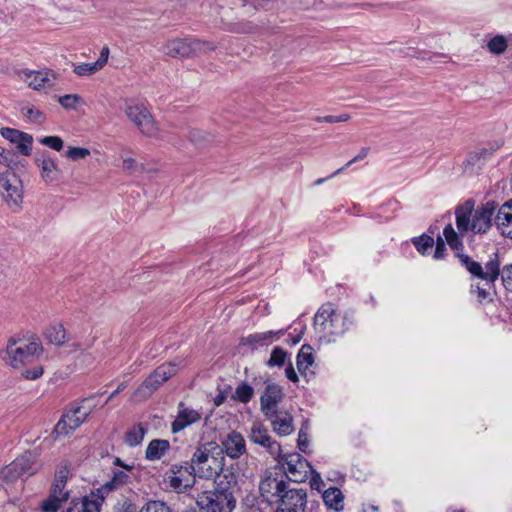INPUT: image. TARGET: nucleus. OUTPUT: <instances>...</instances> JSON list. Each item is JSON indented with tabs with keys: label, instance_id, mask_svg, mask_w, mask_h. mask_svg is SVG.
Wrapping results in <instances>:
<instances>
[{
	"label": "nucleus",
	"instance_id": "obj_26",
	"mask_svg": "<svg viewBox=\"0 0 512 512\" xmlns=\"http://www.w3.org/2000/svg\"><path fill=\"white\" fill-rule=\"evenodd\" d=\"M312 348L310 345H303L297 355V368L301 374L313 364Z\"/></svg>",
	"mask_w": 512,
	"mask_h": 512
},
{
	"label": "nucleus",
	"instance_id": "obj_12",
	"mask_svg": "<svg viewBox=\"0 0 512 512\" xmlns=\"http://www.w3.org/2000/svg\"><path fill=\"white\" fill-rule=\"evenodd\" d=\"M202 43L198 40L173 39L168 41L163 51L166 55L174 58L189 57L197 50L201 49Z\"/></svg>",
	"mask_w": 512,
	"mask_h": 512
},
{
	"label": "nucleus",
	"instance_id": "obj_5",
	"mask_svg": "<svg viewBox=\"0 0 512 512\" xmlns=\"http://www.w3.org/2000/svg\"><path fill=\"white\" fill-rule=\"evenodd\" d=\"M124 113L141 134L150 138L158 136L159 128L157 122L143 104L133 101L127 102L124 107Z\"/></svg>",
	"mask_w": 512,
	"mask_h": 512
},
{
	"label": "nucleus",
	"instance_id": "obj_34",
	"mask_svg": "<svg viewBox=\"0 0 512 512\" xmlns=\"http://www.w3.org/2000/svg\"><path fill=\"white\" fill-rule=\"evenodd\" d=\"M276 460L278 461L279 464L282 465L283 471L285 470V468L298 467V466H300V463L302 461H307L304 457H302L298 453H292V454H288V455H282L280 453V457Z\"/></svg>",
	"mask_w": 512,
	"mask_h": 512
},
{
	"label": "nucleus",
	"instance_id": "obj_40",
	"mask_svg": "<svg viewBox=\"0 0 512 512\" xmlns=\"http://www.w3.org/2000/svg\"><path fill=\"white\" fill-rule=\"evenodd\" d=\"M443 235L445 237V240L447 241L448 245L453 249L457 250L460 246H462V243L459 239L458 234L455 232L453 226L451 224H448L444 230Z\"/></svg>",
	"mask_w": 512,
	"mask_h": 512
},
{
	"label": "nucleus",
	"instance_id": "obj_59",
	"mask_svg": "<svg viewBox=\"0 0 512 512\" xmlns=\"http://www.w3.org/2000/svg\"><path fill=\"white\" fill-rule=\"evenodd\" d=\"M312 477L310 481L311 488L320 490L321 485H323V481L321 479V476L318 472L311 470Z\"/></svg>",
	"mask_w": 512,
	"mask_h": 512
},
{
	"label": "nucleus",
	"instance_id": "obj_29",
	"mask_svg": "<svg viewBox=\"0 0 512 512\" xmlns=\"http://www.w3.org/2000/svg\"><path fill=\"white\" fill-rule=\"evenodd\" d=\"M284 334V331L283 330H279V331H269V332H264V333H255V334H251L249 335L247 338H246V342L248 344H261V345H265V344H269V343H272L275 339H273L274 337H277L279 338L280 336H282Z\"/></svg>",
	"mask_w": 512,
	"mask_h": 512
},
{
	"label": "nucleus",
	"instance_id": "obj_46",
	"mask_svg": "<svg viewBox=\"0 0 512 512\" xmlns=\"http://www.w3.org/2000/svg\"><path fill=\"white\" fill-rule=\"evenodd\" d=\"M102 69L96 62L84 63L74 67V72L79 76H88Z\"/></svg>",
	"mask_w": 512,
	"mask_h": 512
},
{
	"label": "nucleus",
	"instance_id": "obj_48",
	"mask_svg": "<svg viewBox=\"0 0 512 512\" xmlns=\"http://www.w3.org/2000/svg\"><path fill=\"white\" fill-rule=\"evenodd\" d=\"M63 502L65 501L58 497L54 498L53 495L50 494L49 498L42 502V509L45 512H56Z\"/></svg>",
	"mask_w": 512,
	"mask_h": 512
},
{
	"label": "nucleus",
	"instance_id": "obj_25",
	"mask_svg": "<svg viewBox=\"0 0 512 512\" xmlns=\"http://www.w3.org/2000/svg\"><path fill=\"white\" fill-rule=\"evenodd\" d=\"M498 149V146H491L489 148H481L468 155L466 160L467 164L475 167H481L485 161L490 158L493 153Z\"/></svg>",
	"mask_w": 512,
	"mask_h": 512
},
{
	"label": "nucleus",
	"instance_id": "obj_49",
	"mask_svg": "<svg viewBox=\"0 0 512 512\" xmlns=\"http://www.w3.org/2000/svg\"><path fill=\"white\" fill-rule=\"evenodd\" d=\"M51 494L54 498H59L67 501L69 498V492L65 491V484L54 481L52 485Z\"/></svg>",
	"mask_w": 512,
	"mask_h": 512
},
{
	"label": "nucleus",
	"instance_id": "obj_44",
	"mask_svg": "<svg viewBox=\"0 0 512 512\" xmlns=\"http://www.w3.org/2000/svg\"><path fill=\"white\" fill-rule=\"evenodd\" d=\"M129 476L123 471L114 472V475L110 481L105 484L108 490L117 489L121 485L125 484Z\"/></svg>",
	"mask_w": 512,
	"mask_h": 512
},
{
	"label": "nucleus",
	"instance_id": "obj_51",
	"mask_svg": "<svg viewBox=\"0 0 512 512\" xmlns=\"http://www.w3.org/2000/svg\"><path fill=\"white\" fill-rule=\"evenodd\" d=\"M350 119L348 114H341L339 116L328 115L324 117H316L315 120L317 122H327V123H336V122H345Z\"/></svg>",
	"mask_w": 512,
	"mask_h": 512
},
{
	"label": "nucleus",
	"instance_id": "obj_55",
	"mask_svg": "<svg viewBox=\"0 0 512 512\" xmlns=\"http://www.w3.org/2000/svg\"><path fill=\"white\" fill-rule=\"evenodd\" d=\"M43 374V368L41 366H35L32 369H26L22 372V376L26 379L35 380Z\"/></svg>",
	"mask_w": 512,
	"mask_h": 512
},
{
	"label": "nucleus",
	"instance_id": "obj_33",
	"mask_svg": "<svg viewBox=\"0 0 512 512\" xmlns=\"http://www.w3.org/2000/svg\"><path fill=\"white\" fill-rule=\"evenodd\" d=\"M84 512H100V507L104 502V498L98 494H90L82 499Z\"/></svg>",
	"mask_w": 512,
	"mask_h": 512
},
{
	"label": "nucleus",
	"instance_id": "obj_43",
	"mask_svg": "<svg viewBox=\"0 0 512 512\" xmlns=\"http://www.w3.org/2000/svg\"><path fill=\"white\" fill-rule=\"evenodd\" d=\"M487 46H488V49L490 50V52H492L494 54H501L506 50L507 42L503 36L498 35V36L493 37L488 42Z\"/></svg>",
	"mask_w": 512,
	"mask_h": 512
},
{
	"label": "nucleus",
	"instance_id": "obj_47",
	"mask_svg": "<svg viewBox=\"0 0 512 512\" xmlns=\"http://www.w3.org/2000/svg\"><path fill=\"white\" fill-rule=\"evenodd\" d=\"M39 142L55 151H60L64 146L63 140L59 136H45L40 138Z\"/></svg>",
	"mask_w": 512,
	"mask_h": 512
},
{
	"label": "nucleus",
	"instance_id": "obj_52",
	"mask_svg": "<svg viewBox=\"0 0 512 512\" xmlns=\"http://www.w3.org/2000/svg\"><path fill=\"white\" fill-rule=\"evenodd\" d=\"M79 99L80 98L75 94H67L59 97L58 101L64 108H73Z\"/></svg>",
	"mask_w": 512,
	"mask_h": 512
},
{
	"label": "nucleus",
	"instance_id": "obj_13",
	"mask_svg": "<svg viewBox=\"0 0 512 512\" xmlns=\"http://www.w3.org/2000/svg\"><path fill=\"white\" fill-rule=\"evenodd\" d=\"M283 398L282 388L277 384H268L260 397L261 411L266 417H272L276 413L277 406Z\"/></svg>",
	"mask_w": 512,
	"mask_h": 512
},
{
	"label": "nucleus",
	"instance_id": "obj_4",
	"mask_svg": "<svg viewBox=\"0 0 512 512\" xmlns=\"http://www.w3.org/2000/svg\"><path fill=\"white\" fill-rule=\"evenodd\" d=\"M178 366L168 362L157 367L131 396L133 402H141L149 398L164 382L176 374Z\"/></svg>",
	"mask_w": 512,
	"mask_h": 512
},
{
	"label": "nucleus",
	"instance_id": "obj_64",
	"mask_svg": "<svg viewBox=\"0 0 512 512\" xmlns=\"http://www.w3.org/2000/svg\"><path fill=\"white\" fill-rule=\"evenodd\" d=\"M285 374H286V377L290 381H292L294 383L298 382L299 378H298V375L296 374L292 364H290L288 367H286Z\"/></svg>",
	"mask_w": 512,
	"mask_h": 512
},
{
	"label": "nucleus",
	"instance_id": "obj_18",
	"mask_svg": "<svg viewBox=\"0 0 512 512\" xmlns=\"http://www.w3.org/2000/svg\"><path fill=\"white\" fill-rule=\"evenodd\" d=\"M223 454L226 453L230 458H239L245 452V440L241 434L231 432L223 440L222 445Z\"/></svg>",
	"mask_w": 512,
	"mask_h": 512
},
{
	"label": "nucleus",
	"instance_id": "obj_32",
	"mask_svg": "<svg viewBox=\"0 0 512 512\" xmlns=\"http://www.w3.org/2000/svg\"><path fill=\"white\" fill-rule=\"evenodd\" d=\"M117 161L118 162H116L115 165L120 167L125 173L128 174L134 173L138 168L136 160L133 157L128 156L126 151L119 153Z\"/></svg>",
	"mask_w": 512,
	"mask_h": 512
},
{
	"label": "nucleus",
	"instance_id": "obj_8",
	"mask_svg": "<svg viewBox=\"0 0 512 512\" xmlns=\"http://www.w3.org/2000/svg\"><path fill=\"white\" fill-rule=\"evenodd\" d=\"M288 483L285 481V475L282 474V470L270 471L266 474L265 478L261 480L259 484V491L261 496L268 502H279V499L284 494V491L288 487Z\"/></svg>",
	"mask_w": 512,
	"mask_h": 512
},
{
	"label": "nucleus",
	"instance_id": "obj_54",
	"mask_svg": "<svg viewBox=\"0 0 512 512\" xmlns=\"http://www.w3.org/2000/svg\"><path fill=\"white\" fill-rule=\"evenodd\" d=\"M476 294L478 302L491 301L496 294V290H472Z\"/></svg>",
	"mask_w": 512,
	"mask_h": 512
},
{
	"label": "nucleus",
	"instance_id": "obj_14",
	"mask_svg": "<svg viewBox=\"0 0 512 512\" xmlns=\"http://www.w3.org/2000/svg\"><path fill=\"white\" fill-rule=\"evenodd\" d=\"M250 440L268 449L269 453L275 458L280 457V445L273 441L268 430L259 423H254L251 428Z\"/></svg>",
	"mask_w": 512,
	"mask_h": 512
},
{
	"label": "nucleus",
	"instance_id": "obj_16",
	"mask_svg": "<svg viewBox=\"0 0 512 512\" xmlns=\"http://www.w3.org/2000/svg\"><path fill=\"white\" fill-rule=\"evenodd\" d=\"M0 134L6 140L16 144L22 155L29 156L31 154L33 137L30 134L8 127L1 128Z\"/></svg>",
	"mask_w": 512,
	"mask_h": 512
},
{
	"label": "nucleus",
	"instance_id": "obj_7",
	"mask_svg": "<svg viewBox=\"0 0 512 512\" xmlns=\"http://www.w3.org/2000/svg\"><path fill=\"white\" fill-rule=\"evenodd\" d=\"M42 348L37 342L26 343L21 340L10 339L7 344L6 354L4 357L6 362L18 368L20 365L29 362L35 355L40 354Z\"/></svg>",
	"mask_w": 512,
	"mask_h": 512
},
{
	"label": "nucleus",
	"instance_id": "obj_9",
	"mask_svg": "<svg viewBox=\"0 0 512 512\" xmlns=\"http://www.w3.org/2000/svg\"><path fill=\"white\" fill-rule=\"evenodd\" d=\"M459 259H460L461 264L473 276H475L477 278L489 280L490 282H494L499 275L500 268H499V262L496 257L494 259L489 260L486 263L485 268H483L480 263L472 260L467 255H461L459 257Z\"/></svg>",
	"mask_w": 512,
	"mask_h": 512
},
{
	"label": "nucleus",
	"instance_id": "obj_57",
	"mask_svg": "<svg viewBox=\"0 0 512 512\" xmlns=\"http://www.w3.org/2000/svg\"><path fill=\"white\" fill-rule=\"evenodd\" d=\"M446 251V246L444 240L439 236L436 240V248L434 253L435 259H441Z\"/></svg>",
	"mask_w": 512,
	"mask_h": 512
},
{
	"label": "nucleus",
	"instance_id": "obj_50",
	"mask_svg": "<svg viewBox=\"0 0 512 512\" xmlns=\"http://www.w3.org/2000/svg\"><path fill=\"white\" fill-rule=\"evenodd\" d=\"M368 153H369V148L362 147L360 152L353 159H351L349 162H347L344 167H341L338 170H336L330 177H333V176L341 173L346 167H349L351 164H353L357 161L363 160L368 155Z\"/></svg>",
	"mask_w": 512,
	"mask_h": 512
},
{
	"label": "nucleus",
	"instance_id": "obj_10",
	"mask_svg": "<svg viewBox=\"0 0 512 512\" xmlns=\"http://www.w3.org/2000/svg\"><path fill=\"white\" fill-rule=\"evenodd\" d=\"M276 512H304L307 503V493L304 489L287 487L279 499Z\"/></svg>",
	"mask_w": 512,
	"mask_h": 512
},
{
	"label": "nucleus",
	"instance_id": "obj_22",
	"mask_svg": "<svg viewBox=\"0 0 512 512\" xmlns=\"http://www.w3.org/2000/svg\"><path fill=\"white\" fill-rule=\"evenodd\" d=\"M37 456L38 455L36 452L26 451L20 457L16 458L13 462L15 463L16 467L21 471L23 476H31L38 469L36 462Z\"/></svg>",
	"mask_w": 512,
	"mask_h": 512
},
{
	"label": "nucleus",
	"instance_id": "obj_1",
	"mask_svg": "<svg viewBox=\"0 0 512 512\" xmlns=\"http://www.w3.org/2000/svg\"><path fill=\"white\" fill-rule=\"evenodd\" d=\"M223 448L216 442H207L200 445L192 455L190 465L185 470L194 476L211 479L215 476L221 480L224 474L231 472L223 470Z\"/></svg>",
	"mask_w": 512,
	"mask_h": 512
},
{
	"label": "nucleus",
	"instance_id": "obj_21",
	"mask_svg": "<svg viewBox=\"0 0 512 512\" xmlns=\"http://www.w3.org/2000/svg\"><path fill=\"white\" fill-rule=\"evenodd\" d=\"M268 418L271 419L274 431L280 436L289 435L293 431V419L287 412L276 411Z\"/></svg>",
	"mask_w": 512,
	"mask_h": 512
},
{
	"label": "nucleus",
	"instance_id": "obj_27",
	"mask_svg": "<svg viewBox=\"0 0 512 512\" xmlns=\"http://www.w3.org/2000/svg\"><path fill=\"white\" fill-rule=\"evenodd\" d=\"M147 432V429L141 424L134 425L131 429H129L125 434V443L134 447L139 445Z\"/></svg>",
	"mask_w": 512,
	"mask_h": 512
},
{
	"label": "nucleus",
	"instance_id": "obj_42",
	"mask_svg": "<svg viewBox=\"0 0 512 512\" xmlns=\"http://www.w3.org/2000/svg\"><path fill=\"white\" fill-rule=\"evenodd\" d=\"M139 512H173L172 509L163 501L153 500L147 502Z\"/></svg>",
	"mask_w": 512,
	"mask_h": 512
},
{
	"label": "nucleus",
	"instance_id": "obj_45",
	"mask_svg": "<svg viewBox=\"0 0 512 512\" xmlns=\"http://www.w3.org/2000/svg\"><path fill=\"white\" fill-rule=\"evenodd\" d=\"M90 155V151L87 148L69 146L65 152V156L72 161L84 159Z\"/></svg>",
	"mask_w": 512,
	"mask_h": 512
},
{
	"label": "nucleus",
	"instance_id": "obj_6",
	"mask_svg": "<svg viewBox=\"0 0 512 512\" xmlns=\"http://www.w3.org/2000/svg\"><path fill=\"white\" fill-rule=\"evenodd\" d=\"M92 398H85L81 404L71 408L62 415L54 428V433L57 436H67L75 431L93 411V406H86L85 403L90 402Z\"/></svg>",
	"mask_w": 512,
	"mask_h": 512
},
{
	"label": "nucleus",
	"instance_id": "obj_58",
	"mask_svg": "<svg viewBox=\"0 0 512 512\" xmlns=\"http://www.w3.org/2000/svg\"><path fill=\"white\" fill-rule=\"evenodd\" d=\"M68 474H69V470L66 467H60L55 473L54 481L63 483L66 485Z\"/></svg>",
	"mask_w": 512,
	"mask_h": 512
},
{
	"label": "nucleus",
	"instance_id": "obj_2",
	"mask_svg": "<svg viewBox=\"0 0 512 512\" xmlns=\"http://www.w3.org/2000/svg\"><path fill=\"white\" fill-rule=\"evenodd\" d=\"M498 205L494 201H488L477 209L473 204L466 202L458 206L455 211L456 225L461 235L471 230L474 233H485L492 226Z\"/></svg>",
	"mask_w": 512,
	"mask_h": 512
},
{
	"label": "nucleus",
	"instance_id": "obj_35",
	"mask_svg": "<svg viewBox=\"0 0 512 512\" xmlns=\"http://www.w3.org/2000/svg\"><path fill=\"white\" fill-rule=\"evenodd\" d=\"M0 475H1L3 482H6V483H13L18 478L23 476V474L16 467L14 462H11L9 465L3 467L0 470Z\"/></svg>",
	"mask_w": 512,
	"mask_h": 512
},
{
	"label": "nucleus",
	"instance_id": "obj_31",
	"mask_svg": "<svg viewBox=\"0 0 512 512\" xmlns=\"http://www.w3.org/2000/svg\"><path fill=\"white\" fill-rule=\"evenodd\" d=\"M65 334V329L60 324L52 325L45 331V336L48 342L57 346H60L65 342Z\"/></svg>",
	"mask_w": 512,
	"mask_h": 512
},
{
	"label": "nucleus",
	"instance_id": "obj_61",
	"mask_svg": "<svg viewBox=\"0 0 512 512\" xmlns=\"http://www.w3.org/2000/svg\"><path fill=\"white\" fill-rule=\"evenodd\" d=\"M108 56H109V49H108V47H103L102 50H101L100 56H99L98 60L96 61L98 66L103 68V66L108 61Z\"/></svg>",
	"mask_w": 512,
	"mask_h": 512
},
{
	"label": "nucleus",
	"instance_id": "obj_53",
	"mask_svg": "<svg viewBox=\"0 0 512 512\" xmlns=\"http://www.w3.org/2000/svg\"><path fill=\"white\" fill-rule=\"evenodd\" d=\"M13 156L14 154L11 151L0 146V164L6 167H11L14 163Z\"/></svg>",
	"mask_w": 512,
	"mask_h": 512
},
{
	"label": "nucleus",
	"instance_id": "obj_20",
	"mask_svg": "<svg viewBox=\"0 0 512 512\" xmlns=\"http://www.w3.org/2000/svg\"><path fill=\"white\" fill-rule=\"evenodd\" d=\"M200 413L196 410L185 407L183 403L179 404V411L176 419L172 423L174 433L200 420Z\"/></svg>",
	"mask_w": 512,
	"mask_h": 512
},
{
	"label": "nucleus",
	"instance_id": "obj_24",
	"mask_svg": "<svg viewBox=\"0 0 512 512\" xmlns=\"http://www.w3.org/2000/svg\"><path fill=\"white\" fill-rule=\"evenodd\" d=\"M308 469L312 470L311 464L308 461H302L298 467L285 468L282 474L285 475V478H289L290 481L300 483L307 479Z\"/></svg>",
	"mask_w": 512,
	"mask_h": 512
},
{
	"label": "nucleus",
	"instance_id": "obj_36",
	"mask_svg": "<svg viewBox=\"0 0 512 512\" xmlns=\"http://www.w3.org/2000/svg\"><path fill=\"white\" fill-rule=\"evenodd\" d=\"M21 113L30 122L41 125L45 122L46 117L43 112L34 108L33 106H24L21 108Z\"/></svg>",
	"mask_w": 512,
	"mask_h": 512
},
{
	"label": "nucleus",
	"instance_id": "obj_37",
	"mask_svg": "<svg viewBox=\"0 0 512 512\" xmlns=\"http://www.w3.org/2000/svg\"><path fill=\"white\" fill-rule=\"evenodd\" d=\"M189 140L198 147H203L213 139L212 135L198 129H192L189 132Z\"/></svg>",
	"mask_w": 512,
	"mask_h": 512
},
{
	"label": "nucleus",
	"instance_id": "obj_60",
	"mask_svg": "<svg viewBox=\"0 0 512 512\" xmlns=\"http://www.w3.org/2000/svg\"><path fill=\"white\" fill-rule=\"evenodd\" d=\"M169 484L172 488L176 490H180L182 487L187 488L189 486L188 484L183 485L182 479L178 476H170Z\"/></svg>",
	"mask_w": 512,
	"mask_h": 512
},
{
	"label": "nucleus",
	"instance_id": "obj_28",
	"mask_svg": "<svg viewBox=\"0 0 512 512\" xmlns=\"http://www.w3.org/2000/svg\"><path fill=\"white\" fill-rule=\"evenodd\" d=\"M334 312L335 310L331 303L323 304L314 317V325L316 327H321L324 330L326 328L327 322L329 320L332 322L331 317Z\"/></svg>",
	"mask_w": 512,
	"mask_h": 512
},
{
	"label": "nucleus",
	"instance_id": "obj_39",
	"mask_svg": "<svg viewBox=\"0 0 512 512\" xmlns=\"http://www.w3.org/2000/svg\"><path fill=\"white\" fill-rule=\"evenodd\" d=\"M412 243L415 245L417 251L422 255L431 249L434 245V239L428 235L423 234L418 238L412 239Z\"/></svg>",
	"mask_w": 512,
	"mask_h": 512
},
{
	"label": "nucleus",
	"instance_id": "obj_11",
	"mask_svg": "<svg viewBox=\"0 0 512 512\" xmlns=\"http://www.w3.org/2000/svg\"><path fill=\"white\" fill-rule=\"evenodd\" d=\"M19 78L34 90L47 89L54 85L56 76L51 70L32 71L22 70L18 72Z\"/></svg>",
	"mask_w": 512,
	"mask_h": 512
},
{
	"label": "nucleus",
	"instance_id": "obj_30",
	"mask_svg": "<svg viewBox=\"0 0 512 512\" xmlns=\"http://www.w3.org/2000/svg\"><path fill=\"white\" fill-rule=\"evenodd\" d=\"M323 500L325 504L335 509L336 511L340 510L342 506H340L343 501V495L340 489L336 487H331L323 493Z\"/></svg>",
	"mask_w": 512,
	"mask_h": 512
},
{
	"label": "nucleus",
	"instance_id": "obj_3",
	"mask_svg": "<svg viewBox=\"0 0 512 512\" xmlns=\"http://www.w3.org/2000/svg\"><path fill=\"white\" fill-rule=\"evenodd\" d=\"M227 484L223 485L222 480L217 483L214 491H205L198 495L197 505L203 512H232L236 507V498L234 496L233 487L237 484V476L230 473Z\"/></svg>",
	"mask_w": 512,
	"mask_h": 512
},
{
	"label": "nucleus",
	"instance_id": "obj_63",
	"mask_svg": "<svg viewBox=\"0 0 512 512\" xmlns=\"http://www.w3.org/2000/svg\"><path fill=\"white\" fill-rule=\"evenodd\" d=\"M117 512H137L136 506L128 501H124Z\"/></svg>",
	"mask_w": 512,
	"mask_h": 512
},
{
	"label": "nucleus",
	"instance_id": "obj_23",
	"mask_svg": "<svg viewBox=\"0 0 512 512\" xmlns=\"http://www.w3.org/2000/svg\"><path fill=\"white\" fill-rule=\"evenodd\" d=\"M169 448V441L164 439H154L147 446L145 452L146 459L150 461L159 460L166 454Z\"/></svg>",
	"mask_w": 512,
	"mask_h": 512
},
{
	"label": "nucleus",
	"instance_id": "obj_17",
	"mask_svg": "<svg viewBox=\"0 0 512 512\" xmlns=\"http://www.w3.org/2000/svg\"><path fill=\"white\" fill-rule=\"evenodd\" d=\"M494 224L503 236L512 239V200L498 206Z\"/></svg>",
	"mask_w": 512,
	"mask_h": 512
},
{
	"label": "nucleus",
	"instance_id": "obj_56",
	"mask_svg": "<svg viewBox=\"0 0 512 512\" xmlns=\"http://www.w3.org/2000/svg\"><path fill=\"white\" fill-rule=\"evenodd\" d=\"M501 276L505 288H512V264L502 269Z\"/></svg>",
	"mask_w": 512,
	"mask_h": 512
},
{
	"label": "nucleus",
	"instance_id": "obj_15",
	"mask_svg": "<svg viewBox=\"0 0 512 512\" xmlns=\"http://www.w3.org/2000/svg\"><path fill=\"white\" fill-rule=\"evenodd\" d=\"M3 189L6 192L4 201L13 212H20L23 204V185L21 180L11 182L5 180Z\"/></svg>",
	"mask_w": 512,
	"mask_h": 512
},
{
	"label": "nucleus",
	"instance_id": "obj_38",
	"mask_svg": "<svg viewBox=\"0 0 512 512\" xmlns=\"http://www.w3.org/2000/svg\"><path fill=\"white\" fill-rule=\"evenodd\" d=\"M254 394L253 388L247 383H241L235 389L233 398L241 403H248Z\"/></svg>",
	"mask_w": 512,
	"mask_h": 512
},
{
	"label": "nucleus",
	"instance_id": "obj_41",
	"mask_svg": "<svg viewBox=\"0 0 512 512\" xmlns=\"http://www.w3.org/2000/svg\"><path fill=\"white\" fill-rule=\"evenodd\" d=\"M287 353L286 351L281 347H275L272 352L269 360L267 361V365L270 367L278 366L281 367L284 365L286 360Z\"/></svg>",
	"mask_w": 512,
	"mask_h": 512
},
{
	"label": "nucleus",
	"instance_id": "obj_62",
	"mask_svg": "<svg viewBox=\"0 0 512 512\" xmlns=\"http://www.w3.org/2000/svg\"><path fill=\"white\" fill-rule=\"evenodd\" d=\"M66 512H84L82 500H73Z\"/></svg>",
	"mask_w": 512,
	"mask_h": 512
},
{
	"label": "nucleus",
	"instance_id": "obj_19",
	"mask_svg": "<svg viewBox=\"0 0 512 512\" xmlns=\"http://www.w3.org/2000/svg\"><path fill=\"white\" fill-rule=\"evenodd\" d=\"M36 165L40 168L41 177L46 183H52L59 180L61 170L59 169L55 160L49 156H42V158L35 159Z\"/></svg>",
	"mask_w": 512,
	"mask_h": 512
}]
</instances>
